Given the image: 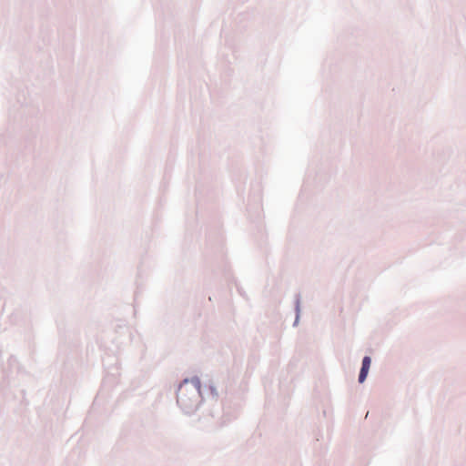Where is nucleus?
<instances>
[{"label": "nucleus", "instance_id": "obj_1", "mask_svg": "<svg viewBox=\"0 0 466 466\" xmlns=\"http://www.w3.org/2000/svg\"><path fill=\"white\" fill-rule=\"evenodd\" d=\"M370 362H371V360L370 357L366 356L363 358L362 367H361V370H360V372L359 375V381L360 383H362L366 380V377L368 375V372H369V370L370 367Z\"/></svg>", "mask_w": 466, "mask_h": 466}, {"label": "nucleus", "instance_id": "obj_2", "mask_svg": "<svg viewBox=\"0 0 466 466\" xmlns=\"http://www.w3.org/2000/svg\"><path fill=\"white\" fill-rule=\"evenodd\" d=\"M177 402L184 409L190 407V403L187 400L184 399V385L183 384L180 385V387L178 389Z\"/></svg>", "mask_w": 466, "mask_h": 466}]
</instances>
